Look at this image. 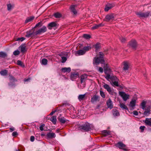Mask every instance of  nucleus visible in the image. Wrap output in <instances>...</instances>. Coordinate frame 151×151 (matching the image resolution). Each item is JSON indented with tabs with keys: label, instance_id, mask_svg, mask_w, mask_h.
<instances>
[{
	"label": "nucleus",
	"instance_id": "nucleus-1",
	"mask_svg": "<svg viewBox=\"0 0 151 151\" xmlns=\"http://www.w3.org/2000/svg\"><path fill=\"white\" fill-rule=\"evenodd\" d=\"M93 61L97 65L99 63L103 64L104 62V54L102 52H99V57H95Z\"/></svg>",
	"mask_w": 151,
	"mask_h": 151
},
{
	"label": "nucleus",
	"instance_id": "nucleus-2",
	"mask_svg": "<svg viewBox=\"0 0 151 151\" xmlns=\"http://www.w3.org/2000/svg\"><path fill=\"white\" fill-rule=\"evenodd\" d=\"M79 129L82 131L87 132L91 129V125L88 123H86L79 127Z\"/></svg>",
	"mask_w": 151,
	"mask_h": 151
},
{
	"label": "nucleus",
	"instance_id": "nucleus-3",
	"mask_svg": "<svg viewBox=\"0 0 151 151\" xmlns=\"http://www.w3.org/2000/svg\"><path fill=\"white\" fill-rule=\"evenodd\" d=\"M150 12L148 11L146 12H139L136 13V15L139 17L147 18L149 15Z\"/></svg>",
	"mask_w": 151,
	"mask_h": 151
},
{
	"label": "nucleus",
	"instance_id": "nucleus-4",
	"mask_svg": "<svg viewBox=\"0 0 151 151\" xmlns=\"http://www.w3.org/2000/svg\"><path fill=\"white\" fill-rule=\"evenodd\" d=\"M105 78L108 81L110 82L111 83L115 81H117L118 78L115 76H112L109 74H107L105 77Z\"/></svg>",
	"mask_w": 151,
	"mask_h": 151
},
{
	"label": "nucleus",
	"instance_id": "nucleus-5",
	"mask_svg": "<svg viewBox=\"0 0 151 151\" xmlns=\"http://www.w3.org/2000/svg\"><path fill=\"white\" fill-rule=\"evenodd\" d=\"M100 97L97 95H94L92 97L91 101L93 104H95L100 101Z\"/></svg>",
	"mask_w": 151,
	"mask_h": 151
},
{
	"label": "nucleus",
	"instance_id": "nucleus-6",
	"mask_svg": "<svg viewBox=\"0 0 151 151\" xmlns=\"http://www.w3.org/2000/svg\"><path fill=\"white\" fill-rule=\"evenodd\" d=\"M103 87L107 90L110 94L112 95L115 94V93L113 90L111 89V87L109 85L104 83Z\"/></svg>",
	"mask_w": 151,
	"mask_h": 151
},
{
	"label": "nucleus",
	"instance_id": "nucleus-7",
	"mask_svg": "<svg viewBox=\"0 0 151 151\" xmlns=\"http://www.w3.org/2000/svg\"><path fill=\"white\" fill-rule=\"evenodd\" d=\"M119 95L122 98L124 101H126L128 99L129 95L124 92H119Z\"/></svg>",
	"mask_w": 151,
	"mask_h": 151
},
{
	"label": "nucleus",
	"instance_id": "nucleus-8",
	"mask_svg": "<svg viewBox=\"0 0 151 151\" xmlns=\"http://www.w3.org/2000/svg\"><path fill=\"white\" fill-rule=\"evenodd\" d=\"M116 147H119L120 149L126 150L127 149L125 148L126 145L122 142H119L115 145Z\"/></svg>",
	"mask_w": 151,
	"mask_h": 151
},
{
	"label": "nucleus",
	"instance_id": "nucleus-9",
	"mask_svg": "<svg viewBox=\"0 0 151 151\" xmlns=\"http://www.w3.org/2000/svg\"><path fill=\"white\" fill-rule=\"evenodd\" d=\"M47 28L45 26H43L41 28L39 29L36 31L35 34L36 35L41 34L42 33H44L46 32Z\"/></svg>",
	"mask_w": 151,
	"mask_h": 151
},
{
	"label": "nucleus",
	"instance_id": "nucleus-10",
	"mask_svg": "<svg viewBox=\"0 0 151 151\" xmlns=\"http://www.w3.org/2000/svg\"><path fill=\"white\" fill-rule=\"evenodd\" d=\"M114 19V14H109L106 15L104 21L108 22L111 20H113Z\"/></svg>",
	"mask_w": 151,
	"mask_h": 151
},
{
	"label": "nucleus",
	"instance_id": "nucleus-11",
	"mask_svg": "<svg viewBox=\"0 0 151 151\" xmlns=\"http://www.w3.org/2000/svg\"><path fill=\"white\" fill-rule=\"evenodd\" d=\"M115 6V5L113 4H107L104 10L105 11L107 12L109 10L111 9Z\"/></svg>",
	"mask_w": 151,
	"mask_h": 151
},
{
	"label": "nucleus",
	"instance_id": "nucleus-12",
	"mask_svg": "<svg viewBox=\"0 0 151 151\" xmlns=\"http://www.w3.org/2000/svg\"><path fill=\"white\" fill-rule=\"evenodd\" d=\"M77 5H72L70 6L69 9L71 12L73 13L74 14H76L77 13V11L76 9Z\"/></svg>",
	"mask_w": 151,
	"mask_h": 151
},
{
	"label": "nucleus",
	"instance_id": "nucleus-13",
	"mask_svg": "<svg viewBox=\"0 0 151 151\" xmlns=\"http://www.w3.org/2000/svg\"><path fill=\"white\" fill-rule=\"evenodd\" d=\"M57 26V24L56 23L54 22H52L49 23L48 24L47 27L49 29H51L52 27H56Z\"/></svg>",
	"mask_w": 151,
	"mask_h": 151
},
{
	"label": "nucleus",
	"instance_id": "nucleus-14",
	"mask_svg": "<svg viewBox=\"0 0 151 151\" xmlns=\"http://www.w3.org/2000/svg\"><path fill=\"white\" fill-rule=\"evenodd\" d=\"M106 105L107 107L110 109H112L113 107L112 101L110 99H109L107 101Z\"/></svg>",
	"mask_w": 151,
	"mask_h": 151
},
{
	"label": "nucleus",
	"instance_id": "nucleus-15",
	"mask_svg": "<svg viewBox=\"0 0 151 151\" xmlns=\"http://www.w3.org/2000/svg\"><path fill=\"white\" fill-rule=\"evenodd\" d=\"M129 45L134 49L135 48L137 47V42L135 40H132L129 43Z\"/></svg>",
	"mask_w": 151,
	"mask_h": 151
},
{
	"label": "nucleus",
	"instance_id": "nucleus-16",
	"mask_svg": "<svg viewBox=\"0 0 151 151\" xmlns=\"http://www.w3.org/2000/svg\"><path fill=\"white\" fill-rule=\"evenodd\" d=\"M112 112L114 116H118L120 115L118 111L116 109H114L112 110Z\"/></svg>",
	"mask_w": 151,
	"mask_h": 151
},
{
	"label": "nucleus",
	"instance_id": "nucleus-17",
	"mask_svg": "<svg viewBox=\"0 0 151 151\" xmlns=\"http://www.w3.org/2000/svg\"><path fill=\"white\" fill-rule=\"evenodd\" d=\"M26 46L25 45L22 44L19 47V48L20 49L21 52L24 53L26 51Z\"/></svg>",
	"mask_w": 151,
	"mask_h": 151
},
{
	"label": "nucleus",
	"instance_id": "nucleus-18",
	"mask_svg": "<svg viewBox=\"0 0 151 151\" xmlns=\"http://www.w3.org/2000/svg\"><path fill=\"white\" fill-rule=\"evenodd\" d=\"M47 119H50V120L54 124H56L57 121L56 116H54L51 117L50 119L48 118L47 117Z\"/></svg>",
	"mask_w": 151,
	"mask_h": 151
},
{
	"label": "nucleus",
	"instance_id": "nucleus-19",
	"mask_svg": "<svg viewBox=\"0 0 151 151\" xmlns=\"http://www.w3.org/2000/svg\"><path fill=\"white\" fill-rule=\"evenodd\" d=\"M123 63L124 65L123 70H128L129 65V63L127 62H124Z\"/></svg>",
	"mask_w": 151,
	"mask_h": 151
},
{
	"label": "nucleus",
	"instance_id": "nucleus-20",
	"mask_svg": "<svg viewBox=\"0 0 151 151\" xmlns=\"http://www.w3.org/2000/svg\"><path fill=\"white\" fill-rule=\"evenodd\" d=\"M87 78V75L86 74H83L81 76V83H83L85 82Z\"/></svg>",
	"mask_w": 151,
	"mask_h": 151
},
{
	"label": "nucleus",
	"instance_id": "nucleus-21",
	"mask_svg": "<svg viewBox=\"0 0 151 151\" xmlns=\"http://www.w3.org/2000/svg\"><path fill=\"white\" fill-rule=\"evenodd\" d=\"M144 123H145V124L146 125H148L150 127H151V118H146L145 120L144 121Z\"/></svg>",
	"mask_w": 151,
	"mask_h": 151
},
{
	"label": "nucleus",
	"instance_id": "nucleus-22",
	"mask_svg": "<svg viewBox=\"0 0 151 151\" xmlns=\"http://www.w3.org/2000/svg\"><path fill=\"white\" fill-rule=\"evenodd\" d=\"M104 24L102 23L98 24H96L94 26H93L91 27L92 29H98L99 27H102L104 26Z\"/></svg>",
	"mask_w": 151,
	"mask_h": 151
},
{
	"label": "nucleus",
	"instance_id": "nucleus-23",
	"mask_svg": "<svg viewBox=\"0 0 151 151\" xmlns=\"http://www.w3.org/2000/svg\"><path fill=\"white\" fill-rule=\"evenodd\" d=\"M47 137L49 138H52L55 137V134L54 133H48L47 135Z\"/></svg>",
	"mask_w": 151,
	"mask_h": 151
},
{
	"label": "nucleus",
	"instance_id": "nucleus-24",
	"mask_svg": "<svg viewBox=\"0 0 151 151\" xmlns=\"http://www.w3.org/2000/svg\"><path fill=\"white\" fill-rule=\"evenodd\" d=\"M78 77V75L77 73H73L71 74L70 76V78L72 80L76 79Z\"/></svg>",
	"mask_w": 151,
	"mask_h": 151
},
{
	"label": "nucleus",
	"instance_id": "nucleus-25",
	"mask_svg": "<svg viewBox=\"0 0 151 151\" xmlns=\"http://www.w3.org/2000/svg\"><path fill=\"white\" fill-rule=\"evenodd\" d=\"M86 94L83 95H80L78 96V99L80 101L84 100L86 99Z\"/></svg>",
	"mask_w": 151,
	"mask_h": 151
},
{
	"label": "nucleus",
	"instance_id": "nucleus-26",
	"mask_svg": "<svg viewBox=\"0 0 151 151\" xmlns=\"http://www.w3.org/2000/svg\"><path fill=\"white\" fill-rule=\"evenodd\" d=\"M61 71L63 73L65 72H70L71 71V68H63L61 69Z\"/></svg>",
	"mask_w": 151,
	"mask_h": 151
},
{
	"label": "nucleus",
	"instance_id": "nucleus-27",
	"mask_svg": "<svg viewBox=\"0 0 151 151\" xmlns=\"http://www.w3.org/2000/svg\"><path fill=\"white\" fill-rule=\"evenodd\" d=\"M58 120L61 123L63 124H64L67 121L64 117H59Z\"/></svg>",
	"mask_w": 151,
	"mask_h": 151
},
{
	"label": "nucleus",
	"instance_id": "nucleus-28",
	"mask_svg": "<svg viewBox=\"0 0 151 151\" xmlns=\"http://www.w3.org/2000/svg\"><path fill=\"white\" fill-rule=\"evenodd\" d=\"M77 53L78 55H84L85 54V51H84L82 49L79 50L77 51Z\"/></svg>",
	"mask_w": 151,
	"mask_h": 151
},
{
	"label": "nucleus",
	"instance_id": "nucleus-29",
	"mask_svg": "<svg viewBox=\"0 0 151 151\" xmlns=\"http://www.w3.org/2000/svg\"><path fill=\"white\" fill-rule=\"evenodd\" d=\"M136 100H132L130 102L129 106L130 107L133 108L135 105Z\"/></svg>",
	"mask_w": 151,
	"mask_h": 151
},
{
	"label": "nucleus",
	"instance_id": "nucleus-30",
	"mask_svg": "<svg viewBox=\"0 0 151 151\" xmlns=\"http://www.w3.org/2000/svg\"><path fill=\"white\" fill-rule=\"evenodd\" d=\"M145 109V111L143 114L145 116H148L150 114V109Z\"/></svg>",
	"mask_w": 151,
	"mask_h": 151
},
{
	"label": "nucleus",
	"instance_id": "nucleus-31",
	"mask_svg": "<svg viewBox=\"0 0 151 151\" xmlns=\"http://www.w3.org/2000/svg\"><path fill=\"white\" fill-rule=\"evenodd\" d=\"M35 17L34 16H31L27 18L25 21V23H27L31 21Z\"/></svg>",
	"mask_w": 151,
	"mask_h": 151
},
{
	"label": "nucleus",
	"instance_id": "nucleus-32",
	"mask_svg": "<svg viewBox=\"0 0 151 151\" xmlns=\"http://www.w3.org/2000/svg\"><path fill=\"white\" fill-rule=\"evenodd\" d=\"M54 15V17L57 18H59L62 17L61 14L58 12L55 13Z\"/></svg>",
	"mask_w": 151,
	"mask_h": 151
},
{
	"label": "nucleus",
	"instance_id": "nucleus-33",
	"mask_svg": "<svg viewBox=\"0 0 151 151\" xmlns=\"http://www.w3.org/2000/svg\"><path fill=\"white\" fill-rule=\"evenodd\" d=\"M119 106L121 108L123 109H128V108L123 103H121L120 104Z\"/></svg>",
	"mask_w": 151,
	"mask_h": 151
},
{
	"label": "nucleus",
	"instance_id": "nucleus-34",
	"mask_svg": "<svg viewBox=\"0 0 151 151\" xmlns=\"http://www.w3.org/2000/svg\"><path fill=\"white\" fill-rule=\"evenodd\" d=\"M103 64H104V72L105 73H106L107 70H109V66L107 64H105V63H104H104H103Z\"/></svg>",
	"mask_w": 151,
	"mask_h": 151
},
{
	"label": "nucleus",
	"instance_id": "nucleus-35",
	"mask_svg": "<svg viewBox=\"0 0 151 151\" xmlns=\"http://www.w3.org/2000/svg\"><path fill=\"white\" fill-rule=\"evenodd\" d=\"M6 56L7 54L6 53L3 52H0V57L4 58Z\"/></svg>",
	"mask_w": 151,
	"mask_h": 151
},
{
	"label": "nucleus",
	"instance_id": "nucleus-36",
	"mask_svg": "<svg viewBox=\"0 0 151 151\" xmlns=\"http://www.w3.org/2000/svg\"><path fill=\"white\" fill-rule=\"evenodd\" d=\"M91 47L90 45H89V46H87L84 47L83 49L84 51H85V52L86 51H88L90 49H91Z\"/></svg>",
	"mask_w": 151,
	"mask_h": 151
},
{
	"label": "nucleus",
	"instance_id": "nucleus-37",
	"mask_svg": "<svg viewBox=\"0 0 151 151\" xmlns=\"http://www.w3.org/2000/svg\"><path fill=\"white\" fill-rule=\"evenodd\" d=\"M146 104V102L145 101H143L141 104V106L143 110H145V105Z\"/></svg>",
	"mask_w": 151,
	"mask_h": 151
},
{
	"label": "nucleus",
	"instance_id": "nucleus-38",
	"mask_svg": "<svg viewBox=\"0 0 151 151\" xmlns=\"http://www.w3.org/2000/svg\"><path fill=\"white\" fill-rule=\"evenodd\" d=\"M17 64L18 65L22 67H24V63L20 60H18L17 61Z\"/></svg>",
	"mask_w": 151,
	"mask_h": 151
},
{
	"label": "nucleus",
	"instance_id": "nucleus-39",
	"mask_svg": "<svg viewBox=\"0 0 151 151\" xmlns=\"http://www.w3.org/2000/svg\"><path fill=\"white\" fill-rule=\"evenodd\" d=\"M111 84L113 86H118L119 84L118 82V80L117 81H114Z\"/></svg>",
	"mask_w": 151,
	"mask_h": 151
},
{
	"label": "nucleus",
	"instance_id": "nucleus-40",
	"mask_svg": "<svg viewBox=\"0 0 151 151\" xmlns=\"http://www.w3.org/2000/svg\"><path fill=\"white\" fill-rule=\"evenodd\" d=\"M0 73L2 76L6 75L7 73V71L6 70H2L1 71Z\"/></svg>",
	"mask_w": 151,
	"mask_h": 151
},
{
	"label": "nucleus",
	"instance_id": "nucleus-41",
	"mask_svg": "<svg viewBox=\"0 0 151 151\" xmlns=\"http://www.w3.org/2000/svg\"><path fill=\"white\" fill-rule=\"evenodd\" d=\"M47 60L46 59H43L42 60V64L44 65H46L47 64Z\"/></svg>",
	"mask_w": 151,
	"mask_h": 151
},
{
	"label": "nucleus",
	"instance_id": "nucleus-42",
	"mask_svg": "<svg viewBox=\"0 0 151 151\" xmlns=\"http://www.w3.org/2000/svg\"><path fill=\"white\" fill-rule=\"evenodd\" d=\"M20 53V52L18 50H16L14 52L13 54L15 56L19 55Z\"/></svg>",
	"mask_w": 151,
	"mask_h": 151
},
{
	"label": "nucleus",
	"instance_id": "nucleus-43",
	"mask_svg": "<svg viewBox=\"0 0 151 151\" xmlns=\"http://www.w3.org/2000/svg\"><path fill=\"white\" fill-rule=\"evenodd\" d=\"M83 37L86 39H89L91 38L90 35L88 34H84L83 35Z\"/></svg>",
	"mask_w": 151,
	"mask_h": 151
},
{
	"label": "nucleus",
	"instance_id": "nucleus-44",
	"mask_svg": "<svg viewBox=\"0 0 151 151\" xmlns=\"http://www.w3.org/2000/svg\"><path fill=\"white\" fill-rule=\"evenodd\" d=\"M100 93L101 96L103 98H105V95L104 92L102 91H100Z\"/></svg>",
	"mask_w": 151,
	"mask_h": 151
},
{
	"label": "nucleus",
	"instance_id": "nucleus-45",
	"mask_svg": "<svg viewBox=\"0 0 151 151\" xmlns=\"http://www.w3.org/2000/svg\"><path fill=\"white\" fill-rule=\"evenodd\" d=\"M100 46V44L99 43H97L95 46V47L96 50L99 49Z\"/></svg>",
	"mask_w": 151,
	"mask_h": 151
},
{
	"label": "nucleus",
	"instance_id": "nucleus-46",
	"mask_svg": "<svg viewBox=\"0 0 151 151\" xmlns=\"http://www.w3.org/2000/svg\"><path fill=\"white\" fill-rule=\"evenodd\" d=\"M67 60V58L65 57H62V62L63 63H65Z\"/></svg>",
	"mask_w": 151,
	"mask_h": 151
},
{
	"label": "nucleus",
	"instance_id": "nucleus-47",
	"mask_svg": "<svg viewBox=\"0 0 151 151\" xmlns=\"http://www.w3.org/2000/svg\"><path fill=\"white\" fill-rule=\"evenodd\" d=\"M18 135V134L16 132H14L12 133V136L14 137H16Z\"/></svg>",
	"mask_w": 151,
	"mask_h": 151
},
{
	"label": "nucleus",
	"instance_id": "nucleus-48",
	"mask_svg": "<svg viewBox=\"0 0 151 151\" xmlns=\"http://www.w3.org/2000/svg\"><path fill=\"white\" fill-rule=\"evenodd\" d=\"M120 40H121V42H124L126 41V39L125 38L123 37H120Z\"/></svg>",
	"mask_w": 151,
	"mask_h": 151
},
{
	"label": "nucleus",
	"instance_id": "nucleus-49",
	"mask_svg": "<svg viewBox=\"0 0 151 151\" xmlns=\"http://www.w3.org/2000/svg\"><path fill=\"white\" fill-rule=\"evenodd\" d=\"M25 38L24 37H22L21 38H17V40L20 41H22L25 40Z\"/></svg>",
	"mask_w": 151,
	"mask_h": 151
},
{
	"label": "nucleus",
	"instance_id": "nucleus-50",
	"mask_svg": "<svg viewBox=\"0 0 151 151\" xmlns=\"http://www.w3.org/2000/svg\"><path fill=\"white\" fill-rule=\"evenodd\" d=\"M12 8V6L11 4H9L7 5V9L8 10H10Z\"/></svg>",
	"mask_w": 151,
	"mask_h": 151
},
{
	"label": "nucleus",
	"instance_id": "nucleus-51",
	"mask_svg": "<svg viewBox=\"0 0 151 151\" xmlns=\"http://www.w3.org/2000/svg\"><path fill=\"white\" fill-rule=\"evenodd\" d=\"M103 133L105 135H109V132L107 130H104L103 131Z\"/></svg>",
	"mask_w": 151,
	"mask_h": 151
},
{
	"label": "nucleus",
	"instance_id": "nucleus-52",
	"mask_svg": "<svg viewBox=\"0 0 151 151\" xmlns=\"http://www.w3.org/2000/svg\"><path fill=\"white\" fill-rule=\"evenodd\" d=\"M45 126V125L44 124H42L40 126V128L41 131H42L43 130V127Z\"/></svg>",
	"mask_w": 151,
	"mask_h": 151
},
{
	"label": "nucleus",
	"instance_id": "nucleus-53",
	"mask_svg": "<svg viewBox=\"0 0 151 151\" xmlns=\"http://www.w3.org/2000/svg\"><path fill=\"white\" fill-rule=\"evenodd\" d=\"M99 71L100 72L102 73L103 72V69L101 67H99Z\"/></svg>",
	"mask_w": 151,
	"mask_h": 151
},
{
	"label": "nucleus",
	"instance_id": "nucleus-54",
	"mask_svg": "<svg viewBox=\"0 0 151 151\" xmlns=\"http://www.w3.org/2000/svg\"><path fill=\"white\" fill-rule=\"evenodd\" d=\"M145 128V127L144 126H141L139 128L142 130V132L144 130Z\"/></svg>",
	"mask_w": 151,
	"mask_h": 151
},
{
	"label": "nucleus",
	"instance_id": "nucleus-55",
	"mask_svg": "<svg viewBox=\"0 0 151 151\" xmlns=\"http://www.w3.org/2000/svg\"><path fill=\"white\" fill-rule=\"evenodd\" d=\"M35 139V137L34 136H32L30 137V141L32 142L34 141Z\"/></svg>",
	"mask_w": 151,
	"mask_h": 151
},
{
	"label": "nucleus",
	"instance_id": "nucleus-56",
	"mask_svg": "<svg viewBox=\"0 0 151 151\" xmlns=\"http://www.w3.org/2000/svg\"><path fill=\"white\" fill-rule=\"evenodd\" d=\"M41 22H39L36 25L35 27H37L41 25Z\"/></svg>",
	"mask_w": 151,
	"mask_h": 151
},
{
	"label": "nucleus",
	"instance_id": "nucleus-57",
	"mask_svg": "<svg viewBox=\"0 0 151 151\" xmlns=\"http://www.w3.org/2000/svg\"><path fill=\"white\" fill-rule=\"evenodd\" d=\"M133 114L134 115L136 116L138 115V112L136 111H133Z\"/></svg>",
	"mask_w": 151,
	"mask_h": 151
},
{
	"label": "nucleus",
	"instance_id": "nucleus-58",
	"mask_svg": "<svg viewBox=\"0 0 151 151\" xmlns=\"http://www.w3.org/2000/svg\"><path fill=\"white\" fill-rule=\"evenodd\" d=\"M57 111V110H56L54 111H52V112H51L50 114V115H52L55 112H56Z\"/></svg>",
	"mask_w": 151,
	"mask_h": 151
},
{
	"label": "nucleus",
	"instance_id": "nucleus-59",
	"mask_svg": "<svg viewBox=\"0 0 151 151\" xmlns=\"http://www.w3.org/2000/svg\"><path fill=\"white\" fill-rule=\"evenodd\" d=\"M26 37H32V36H31L30 34L27 33H27L26 35Z\"/></svg>",
	"mask_w": 151,
	"mask_h": 151
},
{
	"label": "nucleus",
	"instance_id": "nucleus-60",
	"mask_svg": "<svg viewBox=\"0 0 151 151\" xmlns=\"http://www.w3.org/2000/svg\"><path fill=\"white\" fill-rule=\"evenodd\" d=\"M26 37H32V36H31L30 34L27 33H27L26 35Z\"/></svg>",
	"mask_w": 151,
	"mask_h": 151
},
{
	"label": "nucleus",
	"instance_id": "nucleus-61",
	"mask_svg": "<svg viewBox=\"0 0 151 151\" xmlns=\"http://www.w3.org/2000/svg\"><path fill=\"white\" fill-rule=\"evenodd\" d=\"M10 79L11 80H12L13 81H14L15 79L14 77L12 76H10Z\"/></svg>",
	"mask_w": 151,
	"mask_h": 151
},
{
	"label": "nucleus",
	"instance_id": "nucleus-62",
	"mask_svg": "<svg viewBox=\"0 0 151 151\" xmlns=\"http://www.w3.org/2000/svg\"><path fill=\"white\" fill-rule=\"evenodd\" d=\"M27 33L30 34L32 36L34 35V33L33 32H31L30 31L27 32Z\"/></svg>",
	"mask_w": 151,
	"mask_h": 151
},
{
	"label": "nucleus",
	"instance_id": "nucleus-63",
	"mask_svg": "<svg viewBox=\"0 0 151 151\" xmlns=\"http://www.w3.org/2000/svg\"><path fill=\"white\" fill-rule=\"evenodd\" d=\"M10 129L11 132L13 131L14 130V128H10Z\"/></svg>",
	"mask_w": 151,
	"mask_h": 151
},
{
	"label": "nucleus",
	"instance_id": "nucleus-64",
	"mask_svg": "<svg viewBox=\"0 0 151 151\" xmlns=\"http://www.w3.org/2000/svg\"><path fill=\"white\" fill-rule=\"evenodd\" d=\"M30 80L29 78H28L27 79H25L24 81L25 82L27 81H29Z\"/></svg>",
	"mask_w": 151,
	"mask_h": 151
}]
</instances>
